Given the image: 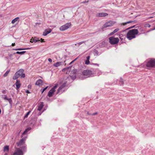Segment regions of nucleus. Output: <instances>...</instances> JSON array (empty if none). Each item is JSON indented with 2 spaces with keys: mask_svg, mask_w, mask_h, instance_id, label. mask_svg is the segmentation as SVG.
Returning <instances> with one entry per match:
<instances>
[{
  "mask_svg": "<svg viewBox=\"0 0 155 155\" xmlns=\"http://www.w3.org/2000/svg\"><path fill=\"white\" fill-rule=\"evenodd\" d=\"M13 155H23V151L19 149H17L14 153Z\"/></svg>",
  "mask_w": 155,
  "mask_h": 155,
  "instance_id": "f8f14e48",
  "label": "nucleus"
},
{
  "mask_svg": "<svg viewBox=\"0 0 155 155\" xmlns=\"http://www.w3.org/2000/svg\"><path fill=\"white\" fill-rule=\"evenodd\" d=\"M148 67L152 68L155 67V59L151 60L149 61L146 64Z\"/></svg>",
  "mask_w": 155,
  "mask_h": 155,
  "instance_id": "0eeeda50",
  "label": "nucleus"
},
{
  "mask_svg": "<svg viewBox=\"0 0 155 155\" xmlns=\"http://www.w3.org/2000/svg\"><path fill=\"white\" fill-rule=\"evenodd\" d=\"M108 15V14L105 12L99 13L97 14L96 16L99 17H105Z\"/></svg>",
  "mask_w": 155,
  "mask_h": 155,
  "instance_id": "ddd939ff",
  "label": "nucleus"
},
{
  "mask_svg": "<svg viewBox=\"0 0 155 155\" xmlns=\"http://www.w3.org/2000/svg\"><path fill=\"white\" fill-rule=\"evenodd\" d=\"M31 112V111H28L26 114L25 115V116H24V117L25 118H27L28 117V115H29V114Z\"/></svg>",
  "mask_w": 155,
  "mask_h": 155,
  "instance_id": "c756f323",
  "label": "nucleus"
},
{
  "mask_svg": "<svg viewBox=\"0 0 155 155\" xmlns=\"http://www.w3.org/2000/svg\"><path fill=\"white\" fill-rule=\"evenodd\" d=\"M87 60H89L90 58V56H88L87 57Z\"/></svg>",
  "mask_w": 155,
  "mask_h": 155,
  "instance_id": "37998d69",
  "label": "nucleus"
},
{
  "mask_svg": "<svg viewBox=\"0 0 155 155\" xmlns=\"http://www.w3.org/2000/svg\"><path fill=\"white\" fill-rule=\"evenodd\" d=\"M35 85H36L40 86L43 85V81L41 79H38L37 80L36 83Z\"/></svg>",
  "mask_w": 155,
  "mask_h": 155,
  "instance_id": "2eb2a0df",
  "label": "nucleus"
},
{
  "mask_svg": "<svg viewBox=\"0 0 155 155\" xmlns=\"http://www.w3.org/2000/svg\"><path fill=\"white\" fill-rule=\"evenodd\" d=\"M94 74V71H91L90 70H84L82 72L83 75L84 76L86 77L92 76Z\"/></svg>",
  "mask_w": 155,
  "mask_h": 155,
  "instance_id": "7ed1b4c3",
  "label": "nucleus"
},
{
  "mask_svg": "<svg viewBox=\"0 0 155 155\" xmlns=\"http://www.w3.org/2000/svg\"><path fill=\"white\" fill-rule=\"evenodd\" d=\"M26 93H30L29 91L28 90L26 91Z\"/></svg>",
  "mask_w": 155,
  "mask_h": 155,
  "instance_id": "8fccbe9b",
  "label": "nucleus"
},
{
  "mask_svg": "<svg viewBox=\"0 0 155 155\" xmlns=\"http://www.w3.org/2000/svg\"><path fill=\"white\" fill-rule=\"evenodd\" d=\"M70 23H68L61 26L59 29L61 31H64L68 29L71 26Z\"/></svg>",
  "mask_w": 155,
  "mask_h": 155,
  "instance_id": "423d86ee",
  "label": "nucleus"
},
{
  "mask_svg": "<svg viewBox=\"0 0 155 155\" xmlns=\"http://www.w3.org/2000/svg\"><path fill=\"white\" fill-rule=\"evenodd\" d=\"M85 42H86V41H82L79 42L78 43H77V44H75V45H78L79 46V45H81L82 44Z\"/></svg>",
  "mask_w": 155,
  "mask_h": 155,
  "instance_id": "c85d7f7f",
  "label": "nucleus"
},
{
  "mask_svg": "<svg viewBox=\"0 0 155 155\" xmlns=\"http://www.w3.org/2000/svg\"><path fill=\"white\" fill-rule=\"evenodd\" d=\"M9 71H10L9 70H8V71H7L6 72H5V73L4 74V75H3L4 77H5L9 73Z\"/></svg>",
  "mask_w": 155,
  "mask_h": 155,
  "instance_id": "7c9ffc66",
  "label": "nucleus"
},
{
  "mask_svg": "<svg viewBox=\"0 0 155 155\" xmlns=\"http://www.w3.org/2000/svg\"><path fill=\"white\" fill-rule=\"evenodd\" d=\"M48 61L50 62H51L52 61V60H51V58H48Z\"/></svg>",
  "mask_w": 155,
  "mask_h": 155,
  "instance_id": "79ce46f5",
  "label": "nucleus"
},
{
  "mask_svg": "<svg viewBox=\"0 0 155 155\" xmlns=\"http://www.w3.org/2000/svg\"><path fill=\"white\" fill-rule=\"evenodd\" d=\"M116 23V22L111 21L106 22L104 25V28H106L108 27L111 26Z\"/></svg>",
  "mask_w": 155,
  "mask_h": 155,
  "instance_id": "9d476101",
  "label": "nucleus"
},
{
  "mask_svg": "<svg viewBox=\"0 0 155 155\" xmlns=\"http://www.w3.org/2000/svg\"><path fill=\"white\" fill-rule=\"evenodd\" d=\"M61 62H57L53 64V66L55 67H58L61 64Z\"/></svg>",
  "mask_w": 155,
  "mask_h": 155,
  "instance_id": "393cba45",
  "label": "nucleus"
},
{
  "mask_svg": "<svg viewBox=\"0 0 155 155\" xmlns=\"http://www.w3.org/2000/svg\"><path fill=\"white\" fill-rule=\"evenodd\" d=\"M95 54H97V55H98V51H95Z\"/></svg>",
  "mask_w": 155,
  "mask_h": 155,
  "instance_id": "c03bdc74",
  "label": "nucleus"
},
{
  "mask_svg": "<svg viewBox=\"0 0 155 155\" xmlns=\"http://www.w3.org/2000/svg\"><path fill=\"white\" fill-rule=\"evenodd\" d=\"M51 31V29H46L44 32H43V35L44 36H46L48 34L50 33Z\"/></svg>",
  "mask_w": 155,
  "mask_h": 155,
  "instance_id": "4468645a",
  "label": "nucleus"
},
{
  "mask_svg": "<svg viewBox=\"0 0 155 155\" xmlns=\"http://www.w3.org/2000/svg\"><path fill=\"white\" fill-rule=\"evenodd\" d=\"M31 129L30 127L26 129L24 131L23 133H22V135H25L28 131L30 130Z\"/></svg>",
  "mask_w": 155,
  "mask_h": 155,
  "instance_id": "4be33fe9",
  "label": "nucleus"
},
{
  "mask_svg": "<svg viewBox=\"0 0 155 155\" xmlns=\"http://www.w3.org/2000/svg\"><path fill=\"white\" fill-rule=\"evenodd\" d=\"M31 129L30 127L26 129L24 131L23 133H22V135H25L28 131L30 130Z\"/></svg>",
  "mask_w": 155,
  "mask_h": 155,
  "instance_id": "5701e85b",
  "label": "nucleus"
},
{
  "mask_svg": "<svg viewBox=\"0 0 155 155\" xmlns=\"http://www.w3.org/2000/svg\"><path fill=\"white\" fill-rule=\"evenodd\" d=\"M19 17H17L13 19L12 21V23L13 24H15L17 21H19Z\"/></svg>",
  "mask_w": 155,
  "mask_h": 155,
  "instance_id": "a211bd4d",
  "label": "nucleus"
},
{
  "mask_svg": "<svg viewBox=\"0 0 155 155\" xmlns=\"http://www.w3.org/2000/svg\"><path fill=\"white\" fill-rule=\"evenodd\" d=\"M77 70L76 69H74L70 73V76L73 80L75 79L76 77V73Z\"/></svg>",
  "mask_w": 155,
  "mask_h": 155,
  "instance_id": "1a4fd4ad",
  "label": "nucleus"
},
{
  "mask_svg": "<svg viewBox=\"0 0 155 155\" xmlns=\"http://www.w3.org/2000/svg\"><path fill=\"white\" fill-rule=\"evenodd\" d=\"M92 114L89 113L88 112H87V114L89 115H91Z\"/></svg>",
  "mask_w": 155,
  "mask_h": 155,
  "instance_id": "49530a36",
  "label": "nucleus"
},
{
  "mask_svg": "<svg viewBox=\"0 0 155 155\" xmlns=\"http://www.w3.org/2000/svg\"><path fill=\"white\" fill-rule=\"evenodd\" d=\"M119 30V29L117 28L114 30L113 31L115 33L117 32Z\"/></svg>",
  "mask_w": 155,
  "mask_h": 155,
  "instance_id": "c9c22d12",
  "label": "nucleus"
},
{
  "mask_svg": "<svg viewBox=\"0 0 155 155\" xmlns=\"http://www.w3.org/2000/svg\"><path fill=\"white\" fill-rule=\"evenodd\" d=\"M21 148V150H22L23 151L25 152L26 150V146H22V147H20Z\"/></svg>",
  "mask_w": 155,
  "mask_h": 155,
  "instance_id": "a878e982",
  "label": "nucleus"
},
{
  "mask_svg": "<svg viewBox=\"0 0 155 155\" xmlns=\"http://www.w3.org/2000/svg\"><path fill=\"white\" fill-rule=\"evenodd\" d=\"M28 88H31V85H28Z\"/></svg>",
  "mask_w": 155,
  "mask_h": 155,
  "instance_id": "603ef678",
  "label": "nucleus"
},
{
  "mask_svg": "<svg viewBox=\"0 0 155 155\" xmlns=\"http://www.w3.org/2000/svg\"><path fill=\"white\" fill-rule=\"evenodd\" d=\"M94 64L96 65H97V66H99V64Z\"/></svg>",
  "mask_w": 155,
  "mask_h": 155,
  "instance_id": "5fc2aeb1",
  "label": "nucleus"
},
{
  "mask_svg": "<svg viewBox=\"0 0 155 155\" xmlns=\"http://www.w3.org/2000/svg\"><path fill=\"white\" fill-rule=\"evenodd\" d=\"M41 42H43L44 41V39H42L41 38Z\"/></svg>",
  "mask_w": 155,
  "mask_h": 155,
  "instance_id": "3c124183",
  "label": "nucleus"
},
{
  "mask_svg": "<svg viewBox=\"0 0 155 155\" xmlns=\"http://www.w3.org/2000/svg\"><path fill=\"white\" fill-rule=\"evenodd\" d=\"M25 52V51H17L15 53L22 55L24 54Z\"/></svg>",
  "mask_w": 155,
  "mask_h": 155,
  "instance_id": "bb28decb",
  "label": "nucleus"
},
{
  "mask_svg": "<svg viewBox=\"0 0 155 155\" xmlns=\"http://www.w3.org/2000/svg\"><path fill=\"white\" fill-rule=\"evenodd\" d=\"M153 30H155V28H153L151 29L149 31H151Z\"/></svg>",
  "mask_w": 155,
  "mask_h": 155,
  "instance_id": "de8ad7c7",
  "label": "nucleus"
},
{
  "mask_svg": "<svg viewBox=\"0 0 155 155\" xmlns=\"http://www.w3.org/2000/svg\"><path fill=\"white\" fill-rule=\"evenodd\" d=\"M78 58V57L76 59H75L74 60L72 61L69 64H71L72 63H73V62H74V61H75Z\"/></svg>",
  "mask_w": 155,
  "mask_h": 155,
  "instance_id": "4c0bfd02",
  "label": "nucleus"
},
{
  "mask_svg": "<svg viewBox=\"0 0 155 155\" xmlns=\"http://www.w3.org/2000/svg\"><path fill=\"white\" fill-rule=\"evenodd\" d=\"M15 43H12V46H14L15 45Z\"/></svg>",
  "mask_w": 155,
  "mask_h": 155,
  "instance_id": "864d4df0",
  "label": "nucleus"
},
{
  "mask_svg": "<svg viewBox=\"0 0 155 155\" xmlns=\"http://www.w3.org/2000/svg\"><path fill=\"white\" fill-rule=\"evenodd\" d=\"M150 25L149 24H145L144 25V27H148L149 28H150Z\"/></svg>",
  "mask_w": 155,
  "mask_h": 155,
  "instance_id": "473e14b6",
  "label": "nucleus"
},
{
  "mask_svg": "<svg viewBox=\"0 0 155 155\" xmlns=\"http://www.w3.org/2000/svg\"><path fill=\"white\" fill-rule=\"evenodd\" d=\"M88 1H84L82 2V3H87L88 2Z\"/></svg>",
  "mask_w": 155,
  "mask_h": 155,
  "instance_id": "a18cd8bd",
  "label": "nucleus"
},
{
  "mask_svg": "<svg viewBox=\"0 0 155 155\" xmlns=\"http://www.w3.org/2000/svg\"><path fill=\"white\" fill-rule=\"evenodd\" d=\"M44 105L43 104V103L40 104L38 106V111H40Z\"/></svg>",
  "mask_w": 155,
  "mask_h": 155,
  "instance_id": "aec40b11",
  "label": "nucleus"
},
{
  "mask_svg": "<svg viewBox=\"0 0 155 155\" xmlns=\"http://www.w3.org/2000/svg\"><path fill=\"white\" fill-rule=\"evenodd\" d=\"M58 86V84H55V85L49 91L48 95L49 97H51L52 96L53 94L55 91V89Z\"/></svg>",
  "mask_w": 155,
  "mask_h": 155,
  "instance_id": "6e6552de",
  "label": "nucleus"
},
{
  "mask_svg": "<svg viewBox=\"0 0 155 155\" xmlns=\"http://www.w3.org/2000/svg\"><path fill=\"white\" fill-rule=\"evenodd\" d=\"M90 63V61L89 60H86L85 61V64H88Z\"/></svg>",
  "mask_w": 155,
  "mask_h": 155,
  "instance_id": "72a5a7b5",
  "label": "nucleus"
},
{
  "mask_svg": "<svg viewBox=\"0 0 155 155\" xmlns=\"http://www.w3.org/2000/svg\"><path fill=\"white\" fill-rule=\"evenodd\" d=\"M138 33L137 29H134L128 31L127 34V37L129 40H131L136 37V35Z\"/></svg>",
  "mask_w": 155,
  "mask_h": 155,
  "instance_id": "f257e3e1",
  "label": "nucleus"
},
{
  "mask_svg": "<svg viewBox=\"0 0 155 155\" xmlns=\"http://www.w3.org/2000/svg\"><path fill=\"white\" fill-rule=\"evenodd\" d=\"M109 42L111 45H115L117 44L119 41V40L118 38H114L111 37L109 38Z\"/></svg>",
  "mask_w": 155,
  "mask_h": 155,
  "instance_id": "20e7f679",
  "label": "nucleus"
},
{
  "mask_svg": "<svg viewBox=\"0 0 155 155\" xmlns=\"http://www.w3.org/2000/svg\"><path fill=\"white\" fill-rule=\"evenodd\" d=\"M30 48H17L15 49L14 50H27V49H29Z\"/></svg>",
  "mask_w": 155,
  "mask_h": 155,
  "instance_id": "cd10ccee",
  "label": "nucleus"
},
{
  "mask_svg": "<svg viewBox=\"0 0 155 155\" xmlns=\"http://www.w3.org/2000/svg\"><path fill=\"white\" fill-rule=\"evenodd\" d=\"M24 70L23 69H21L17 71L15 74L13 78L14 80H16L20 76L21 78H24L25 76V73H24Z\"/></svg>",
  "mask_w": 155,
  "mask_h": 155,
  "instance_id": "f03ea898",
  "label": "nucleus"
},
{
  "mask_svg": "<svg viewBox=\"0 0 155 155\" xmlns=\"http://www.w3.org/2000/svg\"><path fill=\"white\" fill-rule=\"evenodd\" d=\"M97 114V112H95L91 114L92 115H96Z\"/></svg>",
  "mask_w": 155,
  "mask_h": 155,
  "instance_id": "ea45409f",
  "label": "nucleus"
},
{
  "mask_svg": "<svg viewBox=\"0 0 155 155\" xmlns=\"http://www.w3.org/2000/svg\"><path fill=\"white\" fill-rule=\"evenodd\" d=\"M120 82H121V85H123L124 84V81L123 79L121 78L120 79Z\"/></svg>",
  "mask_w": 155,
  "mask_h": 155,
  "instance_id": "2f4dec72",
  "label": "nucleus"
},
{
  "mask_svg": "<svg viewBox=\"0 0 155 155\" xmlns=\"http://www.w3.org/2000/svg\"><path fill=\"white\" fill-rule=\"evenodd\" d=\"M107 45V43L105 41H103L99 44V46L101 47H103Z\"/></svg>",
  "mask_w": 155,
  "mask_h": 155,
  "instance_id": "f3484780",
  "label": "nucleus"
},
{
  "mask_svg": "<svg viewBox=\"0 0 155 155\" xmlns=\"http://www.w3.org/2000/svg\"><path fill=\"white\" fill-rule=\"evenodd\" d=\"M114 32L113 31L111 32L109 34V35H113V34H114Z\"/></svg>",
  "mask_w": 155,
  "mask_h": 155,
  "instance_id": "a19ab883",
  "label": "nucleus"
},
{
  "mask_svg": "<svg viewBox=\"0 0 155 155\" xmlns=\"http://www.w3.org/2000/svg\"><path fill=\"white\" fill-rule=\"evenodd\" d=\"M10 102H11V98H10Z\"/></svg>",
  "mask_w": 155,
  "mask_h": 155,
  "instance_id": "bf43d9fd",
  "label": "nucleus"
},
{
  "mask_svg": "<svg viewBox=\"0 0 155 155\" xmlns=\"http://www.w3.org/2000/svg\"><path fill=\"white\" fill-rule=\"evenodd\" d=\"M48 87H46L44 88L42 91V93L44 92V91H45L47 88Z\"/></svg>",
  "mask_w": 155,
  "mask_h": 155,
  "instance_id": "58836bf2",
  "label": "nucleus"
},
{
  "mask_svg": "<svg viewBox=\"0 0 155 155\" xmlns=\"http://www.w3.org/2000/svg\"><path fill=\"white\" fill-rule=\"evenodd\" d=\"M2 98L5 100L8 101L10 103V99L8 98L6 95H2Z\"/></svg>",
  "mask_w": 155,
  "mask_h": 155,
  "instance_id": "412c9836",
  "label": "nucleus"
},
{
  "mask_svg": "<svg viewBox=\"0 0 155 155\" xmlns=\"http://www.w3.org/2000/svg\"><path fill=\"white\" fill-rule=\"evenodd\" d=\"M66 84V83L64 82L59 87L57 91L56 94H61L64 91Z\"/></svg>",
  "mask_w": 155,
  "mask_h": 155,
  "instance_id": "39448f33",
  "label": "nucleus"
},
{
  "mask_svg": "<svg viewBox=\"0 0 155 155\" xmlns=\"http://www.w3.org/2000/svg\"><path fill=\"white\" fill-rule=\"evenodd\" d=\"M9 150V146H6L4 147L3 151L4 152H7Z\"/></svg>",
  "mask_w": 155,
  "mask_h": 155,
  "instance_id": "b1692460",
  "label": "nucleus"
},
{
  "mask_svg": "<svg viewBox=\"0 0 155 155\" xmlns=\"http://www.w3.org/2000/svg\"><path fill=\"white\" fill-rule=\"evenodd\" d=\"M70 68V67H68L67 68H64L62 69V71L64 72L66 70L69 69Z\"/></svg>",
  "mask_w": 155,
  "mask_h": 155,
  "instance_id": "f704fd0d",
  "label": "nucleus"
},
{
  "mask_svg": "<svg viewBox=\"0 0 155 155\" xmlns=\"http://www.w3.org/2000/svg\"><path fill=\"white\" fill-rule=\"evenodd\" d=\"M40 40H37L36 38H32L31 39L30 42L31 43L34 42H36L38 41H39Z\"/></svg>",
  "mask_w": 155,
  "mask_h": 155,
  "instance_id": "6ab92c4d",
  "label": "nucleus"
},
{
  "mask_svg": "<svg viewBox=\"0 0 155 155\" xmlns=\"http://www.w3.org/2000/svg\"><path fill=\"white\" fill-rule=\"evenodd\" d=\"M26 138L27 136L23 138L18 142L17 143L18 146H21L24 144Z\"/></svg>",
  "mask_w": 155,
  "mask_h": 155,
  "instance_id": "9b49d317",
  "label": "nucleus"
},
{
  "mask_svg": "<svg viewBox=\"0 0 155 155\" xmlns=\"http://www.w3.org/2000/svg\"><path fill=\"white\" fill-rule=\"evenodd\" d=\"M133 22V21H128L127 22H125L124 23H123V25H126L127 24H128V23H131V22Z\"/></svg>",
  "mask_w": 155,
  "mask_h": 155,
  "instance_id": "e433bc0d",
  "label": "nucleus"
},
{
  "mask_svg": "<svg viewBox=\"0 0 155 155\" xmlns=\"http://www.w3.org/2000/svg\"><path fill=\"white\" fill-rule=\"evenodd\" d=\"M2 93H3V94H5V93H6V91H5V90L3 91H2Z\"/></svg>",
  "mask_w": 155,
  "mask_h": 155,
  "instance_id": "09e8293b",
  "label": "nucleus"
},
{
  "mask_svg": "<svg viewBox=\"0 0 155 155\" xmlns=\"http://www.w3.org/2000/svg\"><path fill=\"white\" fill-rule=\"evenodd\" d=\"M4 155H8V154L7 153H5Z\"/></svg>",
  "mask_w": 155,
  "mask_h": 155,
  "instance_id": "4d7b16f0",
  "label": "nucleus"
},
{
  "mask_svg": "<svg viewBox=\"0 0 155 155\" xmlns=\"http://www.w3.org/2000/svg\"><path fill=\"white\" fill-rule=\"evenodd\" d=\"M15 85L16 86V89L17 90L21 86V84L20 81L17 80Z\"/></svg>",
  "mask_w": 155,
  "mask_h": 155,
  "instance_id": "dca6fc26",
  "label": "nucleus"
},
{
  "mask_svg": "<svg viewBox=\"0 0 155 155\" xmlns=\"http://www.w3.org/2000/svg\"><path fill=\"white\" fill-rule=\"evenodd\" d=\"M135 25L131 27L130 28H134L135 27Z\"/></svg>",
  "mask_w": 155,
  "mask_h": 155,
  "instance_id": "6e6d98bb",
  "label": "nucleus"
},
{
  "mask_svg": "<svg viewBox=\"0 0 155 155\" xmlns=\"http://www.w3.org/2000/svg\"><path fill=\"white\" fill-rule=\"evenodd\" d=\"M1 109H0V114H1Z\"/></svg>",
  "mask_w": 155,
  "mask_h": 155,
  "instance_id": "13d9d810",
  "label": "nucleus"
}]
</instances>
